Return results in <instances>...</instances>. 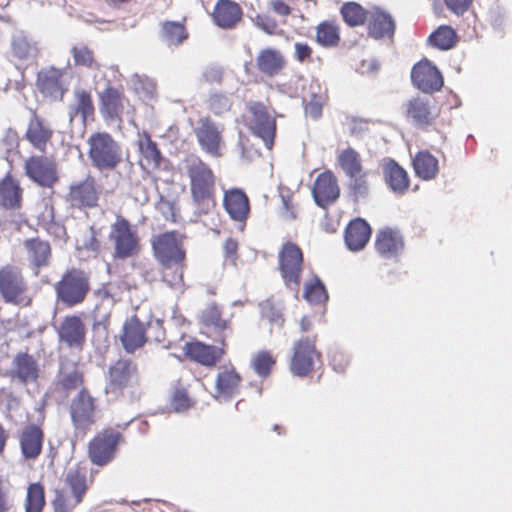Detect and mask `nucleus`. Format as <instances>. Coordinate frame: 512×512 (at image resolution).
<instances>
[{
  "instance_id": "1",
  "label": "nucleus",
  "mask_w": 512,
  "mask_h": 512,
  "mask_svg": "<svg viewBox=\"0 0 512 512\" xmlns=\"http://www.w3.org/2000/svg\"><path fill=\"white\" fill-rule=\"evenodd\" d=\"M182 170L190 180V190L197 215L208 214L215 206V176L199 157L191 155L182 163Z\"/></svg>"
},
{
  "instance_id": "2",
  "label": "nucleus",
  "mask_w": 512,
  "mask_h": 512,
  "mask_svg": "<svg viewBox=\"0 0 512 512\" xmlns=\"http://www.w3.org/2000/svg\"><path fill=\"white\" fill-rule=\"evenodd\" d=\"M88 157L100 171L113 170L122 161L120 145L107 132H94L88 139Z\"/></svg>"
},
{
  "instance_id": "3",
  "label": "nucleus",
  "mask_w": 512,
  "mask_h": 512,
  "mask_svg": "<svg viewBox=\"0 0 512 512\" xmlns=\"http://www.w3.org/2000/svg\"><path fill=\"white\" fill-rule=\"evenodd\" d=\"M152 247L155 257L163 266L178 265L185 259L183 236L176 231L154 236Z\"/></svg>"
},
{
  "instance_id": "4",
  "label": "nucleus",
  "mask_w": 512,
  "mask_h": 512,
  "mask_svg": "<svg viewBox=\"0 0 512 512\" xmlns=\"http://www.w3.org/2000/svg\"><path fill=\"white\" fill-rule=\"evenodd\" d=\"M27 283L21 270L13 265L0 267V295L7 303H28Z\"/></svg>"
},
{
  "instance_id": "5",
  "label": "nucleus",
  "mask_w": 512,
  "mask_h": 512,
  "mask_svg": "<svg viewBox=\"0 0 512 512\" xmlns=\"http://www.w3.org/2000/svg\"><path fill=\"white\" fill-rule=\"evenodd\" d=\"M88 291V277L76 269L66 272L56 285L58 299L69 306L81 303Z\"/></svg>"
},
{
  "instance_id": "6",
  "label": "nucleus",
  "mask_w": 512,
  "mask_h": 512,
  "mask_svg": "<svg viewBox=\"0 0 512 512\" xmlns=\"http://www.w3.org/2000/svg\"><path fill=\"white\" fill-rule=\"evenodd\" d=\"M110 240L114 243L115 256L121 259L136 255L139 251V240L129 222L118 218L111 226Z\"/></svg>"
},
{
  "instance_id": "7",
  "label": "nucleus",
  "mask_w": 512,
  "mask_h": 512,
  "mask_svg": "<svg viewBox=\"0 0 512 512\" xmlns=\"http://www.w3.org/2000/svg\"><path fill=\"white\" fill-rule=\"evenodd\" d=\"M136 382V365L130 360L120 359L109 368L105 392L107 395L116 398L125 388L132 386Z\"/></svg>"
},
{
  "instance_id": "8",
  "label": "nucleus",
  "mask_w": 512,
  "mask_h": 512,
  "mask_svg": "<svg viewBox=\"0 0 512 512\" xmlns=\"http://www.w3.org/2000/svg\"><path fill=\"white\" fill-rule=\"evenodd\" d=\"M279 265L286 285L291 288L298 286L303 265L300 248L293 243L285 244L279 253Z\"/></svg>"
},
{
  "instance_id": "9",
  "label": "nucleus",
  "mask_w": 512,
  "mask_h": 512,
  "mask_svg": "<svg viewBox=\"0 0 512 512\" xmlns=\"http://www.w3.org/2000/svg\"><path fill=\"white\" fill-rule=\"evenodd\" d=\"M249 127L252 132L261 138L266 147L270 149L273 145L276 131L275 120L268 114L266 107L261 103L249 105Z\"/></svg>"
},
{
  "instance_id": "10",
  "label": "nucleus",
  "mask_w": 512,
  "mask_h": 512,
  "mask_svg": "<svg viewBox=\"0 0 512 512\" xmlns=\"http://www.w3.org/2000/svg\"><path fill=\"white\" fill-rule=\"evenodd\" d=\"M320 358L315 348V339L302 338L294 344L291 371L297 376H306Z\"/></svg>"
},
{
  "instance_id": "11",
  "label": "nucleus",
  "mask_w": 512,
  "mask_h": 512,
  "mask_svg": "<svg viewBox=\"0 0 512 512\" xmlns=\"http://www.w3.org/2000/svg\"><path fill=\"white\" fill-rule=\"evenodd\" d=\"M121 435L112 430L96 436L90 443L89 456L91 461L99 466L106 465L116 454L117 445L119 444Z\"/></svg>"
},
{
  "instance_id": "12",
  "label": "nucleus",
  "mask_w": 512,
  "mask_h": 512,
  "mask_svg": "<svg viewBox=\"0 0 512 512\" xmlns=\"http://www.w3.org/2000/svg\"><path fill=\"white\" fill-rule=\"evenodd\" d=\"M223 131V125L217 124L209 118L201 119L196 129V137L201 148L213 157L222 155L221 151L224 146Z\"/></svg>"
},
{
  "instance_id": "13",
  "label": "nucleus",
  "mask_w": 512,
  "mask_h": 512,
  "mask_svg": "<svg viewBox=\"0 0 512 512\" xmlns=\"http://www.w3.org/2000/svg\"><path fill=\"white\" fill-rule=\"evenodd\" d=\"M411 79L414 86L424 93L439 91L443 86L440 71L428 60L420 61L413 67Z\"/></svg>"
},
{
  "instance_id": "14",
  "label": "nucleus",
  "mask_w": 512,
  "mask_h": 512,
  "mask_svg": "<svg viewBox=\"0 0 512 512\" xmlns=\"http://www.w3.org/2000/svg\"><path fill=\"white\" fill-rule=\"evenodd\" d=\"M312 194L316 204L322 208L330 206L339 198L340 189L332 172L326 171L318 175Z\"/></svg>"
},
{
  "instance_id": "15",
  "label": "nucleus",
  "mask_w": 512,
  "mask_h": 512,
  "mask_svg": "<svg viewBox=\"0 0 512 512\" xmlns=\"http://www.w3.org/2000/svg\"><path fill=\"white\" fill-rule=\"evenodd\" d=\"M26 174L41 186L51 187L57 181L53 162L43 157H31L25 163Z\"/></svg>"
},
{
  "instance_id": "16",
  "label": "nucleus",
  "mask_w": 512,
  "mask_h": 512,
  "mask_svg": "<svg viewBox=\"0 0 512 512\" xmlns=\"http://www.w3.org/2000/svg\"><path fill=\"white\" fill-rule=\"evenodd\" d=\"M53 136L50 124L36 114L31 117L25 133L26 140L38 151L46 152Z\"/></svg>"
},
{
  "instance_id": "17",
  "label": "nucleus",
  "mask_w": 512,
  "mask_h": 512,
  "mask_svg": "<svg viewBox=\"0 0 512 512\" xmlns=\"http://www.w3.org/2000/svg\"><path fill=\"white\" fill-rule=\"evenodd\" d=\"M40 371L37 361L27 353H18L12 362L10 376L20 383H34L39 377Z\"/></svg>"
},
{
  "instance_id": "18",
  "label": "nucleus",
  "mask_w": 512,
  "mask_h": 512,
  "mask_svg": "<svg viewBox=\"0 0 512 512\" xmlns=\"http://www.w3.org/2000/svg\"><path fill=\"white\" fill-rule=\"evenodd\" d=\"M65 71L51 67L43 70L38 75V83L41 91L54 99H61L67 90V83L64 79Z\"/></svg>"
},
{
  "instance_id": "19",
  "label": "nucleus",
  "mask_w": 512,
  "mask_h": 512,
  "mask_svg": "<svg viewBox=\"0 0 512 512\" xmlns=\"http://www.w3.org/2000/svg\"><path fill=\"white\" fill-rule=\"evenodd\" d=\"M71 417L76 428H86L94 421V403L92 397L84 390L71 404Z\"/></svg>"
},
{
  "instance_id": "20",
  "label": "nucleus",
  "mask_w": 512,
  "mask_h": 512,
  "mask_svg": "<svg viewBox=\"0 0 512 512\" xmlns=\"http://www.w3.org/2000/svg\"><path fill=\"white\" fill-rule=\"evenodd\" d=\"M69 201L76 207H93L97 204L98 194L95 188V180L87 177L81 182L70 186Z\"/></svg>"
},
{
  "instance_id": "21",
  "label": "nucleus",
  "mask_w": 512,
  "mask_h": 512,
  "mask_svg": "<svg viewBox=\"0 0 512 512\" xmlns=\"http://www.w3.org/2000/svg\"><path fill=\"white\" fill-rule=\"evenodd\" d=\"M43 440L44 434L41 428L34 424L26 426L19 436L23 457L27 460L36 459L42 451Z\"/></svg>"
},
{
  "instance_id": "22",
  "label": "nucleus",
  "mask_w": 512,
  "mask_h": 512,
  "mask_svg": "<svg viewBox=\"0 0 512 512\" xmlns=\"http://www.w3.org/2000/svg\"><path fill=\"white\" fill-rule=\"evenodd\" d=\"M120 339L124 349L129 353L134 352L145 344V328L137 317L134 316L126 320Z\"/></svg>"
},
{
  "instance_id": "23",
  "label": "nucleus",
  "mask_w": 512,
  "mask_h": 512,
  "mask_svg": "<svg viewBox=\"0 0 512 512\" xmlns=\"http://www.w3.org/2000/svg\"><path fill=\"white\" fill-rule=\"evenodd\" d=\"M371 236V228L369 224L357 218L352 220L345 231V243L349 250L359 251L363 249Z\"/></svg>"
},
{
  "instance_id": "24",
  "label": "nucleus",
  "mask_w": 512,
  "mask_h": 512,
  "mask_svg": "<svg viewBox=\"0 0 512 512\" xmlns=\"http://www.w3.org/2000/svg\"><path fill=\"white\" fill-rule=\"evenodd\" d=\"M240 382L241 377L234 368H224L217 375L214 397L218 400H229L238 392Z\"/></svg>"
},
{
  "instance_id": "25",
  "label": "nucleus",
  "mask_w": 512,
  "mask_h": 512,
  "mask_svg": "<svg viewBox=\"0 0 512 512\" xmlns=\"http://www.w3.org/2000/svg\"><path fill=\"white\" fill-rule=\"evenodd\" d=\"M224 206L230 217L236 221H245L249 214V200L240 189L225 192Z\"/></svg>"
},
{
  "instance_id": "26",
  "label": "nucleus",
  "mask_w": 512,
  "mask_h": 512,
  "mask_svg": "<svg viewBox=\"0 0 512 512\" xmlns=\"http://www.w3.org/2000/svg\"><path fill=\"white\" fill-rule=\"evenodd\" d=\"M368 31L375 39L390 38L395 31V23L391 15L378 8L371 11L368 18Z\"/></svg>"
},
{
  "instance_id": "27",
  "label": "nucleus",
  "mask_w": 512,
  "mask_h": 512,
  "mask_svg": "<svg viewBox=\"0 0 512 512\" xmlns=\"http://www.w3.org/2000/svg\"><path fill=\"white\" fill-rule=\"evenodd\" d=\"M286 64L283 54L273 48L262 49L256 57L258 70L267 76L279 74Z\"/></svg>"
},
{
  "instance_id": "28",
  "label": "nucleus",
  "mask_w": 512,
  "mask_h": 512,
  "mask_svg": "<svg viewBox=\"0 0 512 512\" xmlns=\"http://www.w3.org/2000/svg\"><path fill=\"white\" fill-rule=\"evenodd\" d=\"M375 247L380 255L391 258L402 250L403 240L397 231L384 228L376 236Z\"/></svg>"
},
{
  "instance_id": "29",
  "label": "nucleus",
  "mask_w": 512,
  "mask_h": 512,
  "mask_svg": "<svg viewBox=\"0 0 512 512\" xmlns=\"http://www.w3.org/2000/svg\"><path fill=\"white\" fill-rule=\"evenodd\" d=\"M242 10L231 0H219L213 12L215 23L221 28H231L240 21Z\"/></svg>"
},
{
  "instance_id": "30",
  "label": "nucleus",
  "mask_w": 512,
  "mask_h": 512,
  "mask_svg": "<svg viewBox=\"0 0 512 512\" xmlns=\"http://www.w3.org/2000/svg\"><path fill=\"white\" fill-rule=\"evenodd\" d=\"M382 168L385 181L394 192L403 193L408 189L407 173L398 163L392 159H384Z\"/></svg>"
},
{
  "instance_id": "31",
  "label": "nucleus",
  "mask_w": 512,
  "mask_h": 512,
  "mask_svg": "<svg viewBox=\"0 0 512 512\" xmlns=\"http://www.w3.org/2000/svg\"><path fill=\"white\" fill-rule=\"evenodd\" d=\"M11 52L20 60L33 59L38 54L37 42L25 32L17 31L12 35Z\"/></svg>"
},
{
  "instance_id": "32",
  "label": "nucleus",
  "mask_w": 512,
  "mask_h": 512,
  "mask_svg": "<svg viewBox=\"0 0 512 512\" xmlns=\"http://www.w3.org/2000/svg\"><path fill=\"white\" fill-rule=\"evenodd\" d=\"M60 339L69 346H78L84 341L85 328L79 317H67L59 328Z\"/></svg>"
},
{
  "instance_id": "33",
  "label": "nucleus",
  "mask_w": 512,
  "mask_h": 512,
  "mask_svg": "<svg viewBox=\"0 0 512 512\" xmlns=\"http://www.w3.org/2000/svg\"><path fill=\"white\" fill-rule=\"evenodd\" d=\"M224 353L223 347L219 348L212 345H205L200 342L192 343L188 347L190 357L206 366L215 365L216 362L222 358Z\"/></svg>"
},
{
  "instance_id": "34",
  "label": "nucleus",
  "mask_w": 512,
  "mask_h": 512,
  "mask_svg": "<svg viewBox=\"0 0 512 512\" xmlns=\"http://www.w3.org/2000/svg\"><path fill=\"white\" fill-rule=\"evenodd\" d=\"M27 257L29 262L35 267L47 266L51 257V248L48 242L40 239H30L25 241Z\"/></svg>"
},
{
  "instance_id": "35",
  "label": "nucleus",
  "mask_w": 512,
  "mask_h": 512,
  "mask_svg": "<svg viewBox=\"0 0 512 512\" xmlns=\"http://www.w3.org/2000/svg\"><path fill=\"white\" fill-rule=\"evenodd\" d=\"M201 321L205 326L211 327L216 332L222 333L219 341L224 345V339L226 337L225 332L230 331V322L222 319L219 307L214 303L209 304L201 314Z\"/></svg>"
},
{
  "instance_id": "36",
  "label": "nucleus",
  "mask_w": 512,
  "mask_h": 512,
  "mask_svg": "<svg viewBox=\"0 0 512 512\" xmlns=\"http://www.w3.org/2000/svg\"><path fill=\"white\" fill-rule=\"evenodd\" d=\"M416 175L423 180H431L439 171L438 160L427 151L419 152L413 159Z\"/></svg>"
},
{
  "instance_id": "37",
  "label": "nucleus",
  "mask_w": 512,
  "mask_h": 512,
  "mask_svg": "<svg viewBox=\"0 0 512 512\" xmlns=\"http://www.w3.org/2000/svg\"><path fill=\"white\" fill-rule=\"evenodd\" d=\"M22 190L16 180L7 176L0 182V204L7 208L20 206Z\"/></svg>"
},
{
  "instance_id": "38",
  "label": "nucleus",
  "mask_w": 512,
  "mask_h": 512,
  "mask_svg": "<svg viewBox=\"0 0 512 512\" xmlns=\"http://www.w3.org/2000/svg\"><path fill=\"white\" fill-rule=\"evenodd\" d=\"M102 112L110 118H119L124 109V98L113 88H107L101 94Z\"/></svg>"
},
{
  "instance_id": "39",
  "label": "nucleus",
  "mask_w": 512,
  "mask_h": 512,
  "mask_svg": "<svg viewBox=\"0 0 512 512\" xmlns=\"http://www.w3.org/2000/svg\"><path fill=\"white\" fill-rule=\"evenodd\" d=\"M74 96L75 102L70 109V120L80 115L83 123H85L94 113L91 95L87 91L80 89L75 91Z\"/></svg>"
},
{
  "instance_id": "40",
  "label": "nucleus",
  "mask_w": 512,
  "mask_h": 512,
  "mask_svg": "<svg viewBox=\"0 0 512 512\" xmlns=\"http://www.w3.org/2000/svg\"><path fill=\"white\" fill-rule=\"evenodd\" d=\"M337 160L348 177H354L363 171L361 157L359 153L351 147L340 151Z\"/></svg>"
},
{
  "instance_id": "41",
  "label": "nucleus",
  "mask_w": 512,
  "mask_h": 512,
  "mask_svg": "<svg viewBox=\"0 0 512 512\" xmlns=\"http://www.w3.org/2000/svg\"><path fill=\"white\" fill-rule=\"evenodd\" d=\"M65 484L69 494L74 497L78 496L82 500L87 490L86 471L80 468H70L65 476Z\"/></svg>"
},
{
  "instance_id": "42",
  "label": "nucleus",
  "mask_w": 512,
  "mask_h": 512,
  "mask_svg": "<svg viewBox=\"0 0 512 512\" xmlns=\"http://www.w3.org/2000/svg\"><path fill=\"white\" fill-rule=\"evenodd\" d=\"M406 113L417 125L429 124L433 119L428 103L421 98L410 100L407 103Z\"/></svg>"
},
{
  "instance_id": "43",
  "label": "nucleus",
  "mask_w": 512,
  "mask_h": 512,
  "mask_svg": "<svg viewBox=\"0 0 512 512\" xmlns=\"http://www.w3.org/2000/svg\"><path fill=\"white\" fill-rule=\"evenodd\" d=\"M317 42L324 47H333L339 43V27L334 22H323L317 26Z\"/></svg>"
},
{
  "instance_id": "44",
  "label": "nucleus",
  "mask_w": 512,
  "mask_h": 512,
  "mask_svg": "<svg viewBox=\"0 0 512 512\" xmlns=\"http://www.w3.org/2000/svg\"><path fill=\"white\" fill-rule=\"evenodd\" d=\"M162 37L168 45H179L188 37L184 25L176 21H168L162 25Z\"/></svg>"
},
{
  "instance_id": "45",
  "label": "nucleus",
  "mask_w": 512,
  "mask_h": 512,
  "mask_svg": "<svg viewBox=\"0 0 512 512\" xmlns=\"http://www.w3.org/2000/svg\"><path fill=\"white\" fill-rule=\"evenodd\" d=\"M138 144L140 153L146 161V164L149 167H158L161 160V154L156 143H154L151 138L145 134L139 138Z\"/></svg>"
},
{
  "instance_id": "46",
  "label": "nucleus",
  "mask_w": 512,
  "mask_h": 512,
  "mask_svg": "<svg viewBox=\"0 0 512 512\" xmlns=\"http://www.w3.org/2000/svg\"><path fill=\"white\" fill-rule=\"evenodd\" d=\"M456 39L455 31L449 26H440L429 37L430 43L441 50L451 49L456 44Z\"/></svg>"
},
{
  "instance_id": "47",
  "label": "nucleus",
  "mask_w": 512,
  "mask_h": 512,
  "mask_svg": "<svg viewBox=\"0 0 512 512\" xmlns=\"http://www.w3.org/2000/svg\"><path fill=\"white\" fill-rule=\"evenodd\" d=\"M45 504L44 489L39 483L28 487L26 498V512H41Z\"/></svg>"
},
{
  "instance_id": "48",
  "label": "nucleus",
  "mask_w": 512,
  "mask_h": 512,
  "mask_svg": "<svg viewBox=\"0 0 512 512\" xmlns=\"http://www.w3.org/2000/svg\"><path fill=\"white\" fill-rule=\"evenodd\" d=\"M341 14L344 21L350 26H358L366 20L365 10L355 2H349L342 6Z\"/></svg>"
},
{
  "instance_id": "49",
  "label": "nucleus",
  "mask_w": 512,
  "mask_h": 512,
  "mask_svg": "<svg viewBox=\"0 0 512 512\" xmlns=\"http://www.w3.org/2000/svg\"><path fill=\"white\" fill-rule=\"evenodd\" d=\"M71 53L74 64L85 66L87 68H97L98 64L94 57V52L85 44H78L72 47Z\"/></svg>"
},
{
  "instance_id": "50",
  "label": "nucleus",
  "mask_w": 512,
  "mask_h": 512,
  "mask_svg": "<svg viewBox=\"0 0 512 512\" xmlns=\"http://www.w3.org/2000/svg\"><path fill=\"white\" fill-rule=\"evenodd\" d=\"M81 501L78 496H72L66 488H63L60 491H56V497L53 501L54 512H72Z\"/></svg>"
},
{
  "instance_id": "51",
  "label": "nucleus",
  "mask_w": 512,
  "mask_h": 512,
  "mask_svg": "<svg viewBox=\"0 0 512 512\" xmlns=\"http://www.w3.org/2000/svg\"><path fill=\"white\" fill-rule=\"evenodd\" d=\"M304 298L311 304H320L328 299L324 285L319 279L307 283L304 290Z\"/></svg>"
},
{
  "instance_id": "52",
  "label": "nucleus",
  "mask_w": 512,
  "mask_h": 512,
  "mask_svg": "<svg viewBox=\"0 0 512 512\" xmlns=\"http://www.w3.org/2000/svg\"><path fill=\"white\" fill-rule=\"evenodd\" d=\"M348 188L356 200L366 197L369 193L367 173L363 170L354 177H349Z\"/></svg>"
},
{
  "instance_id": "53",
  "label": "nucleus",
  "mask_w": 512,
  "mask_h": 512,
  "mask_svg": "<svg viewBox=\"0 0 512 512\" xmlns=\"http://www.w3.org/2000/svg\"><path fill=\"white\" fill-rule=\"evenodd\" d=\"M274 363L275 360L269 352L261 351L253 358L252 367L259 376L266 377L269 375Z\"/></svg>"
},
{
  "instance_id": "54",
  "label": "nucleus",
  "mask_w": 512,
  "mask_h": 512,
  "mask_svg": "<svg viewBox=\"0 0 512 512\" xmlns=\"http://www.w3.org/2000/svg\"><path fill=\"white\" fill-rule=\"evenodd\" d=\"M163 280L173 289L181 290L183 283V269L181 264L164 266Z\"/></svg>"
},
{
  "instance_id": "55",
  "label": "nucleus",
  "mask_w": 512,
  "mask_h": 512,
  "mask_svg": "<svg viewBox=\"0 0 512 512\" xmlns=\"http://www.w3.org/2000/svg\"><path fill=\"white\" fill-rule=\"evenodd\" d=\"M131 87L139 94L152 96L155 92V83L146 76L135 74L130 79Z\"/></svg>"
},
{
  "instance_id": "56",
  "label": "nucleus",
  "mask_w": 512,
  "mask_h": 512,
  "mask_svg": "<svg viewBox=\"0 0 512 512\" xmlns=\"http://www.w3.org/2000/svg\"><path fill=\"white\" fill-rule=\"evenodd\" d=\"M324 103V96L317 93H312L310 99L306 101L305 113L307 116L318 119L322 114V107Z\"/></svg>"
},
{
  "instance_id": "57",
  "label": "nucleus",
  "mask_w": 512,
  "mask_h": 512,
  "mask_svg": "<svg viewBox=\"0 0 512 512\" xmlns=\"http://www.w3.org/2000/svg\"><path fill=\"white\" fill-rule=\"evenodd\" d=\"M232 102L226 95L215 94L210 98V108L215 114H223L230 110Z\"/></svg>"
},
{
  "instance_id": "58",
  "label": "nucleus",
  "mask_w": 512,
  "mask_h": 512,
  "mask_svg": "<svg viewBox=\"0 0 512 512\" xmlns=\"http://www.w3.org/2000/svg\"><path fill=\"white\" fill-rule=\"evenodd\" d=\"M18 134L14 129H6L0 140V144L6 152H11L18 146Z\"/></svg>"
},
{
  "instance_id": "59",
  "label": "nucleus",
  "mask_w": 512,
  "mask_h": 512,
  "mask_svg": "<svg viewBox=\"0 0 512 512\" xmlns=\"http://www.w3.org/2000/svg\"><path fill=\"white\" fill-rule=\"evenodd\" d=\"M172 405L176 412H182L191 406V401L185 390H176L173 396Z\"/></svg>"
},
{
  "instance_id": "60",
  "label": "nucleus",
  "mask_w": 512,
  "mask_h": 512,
  "mask_svg": "<svg viewBox=\"0 0 512 512\" xmlns=\"http://www.w3.org/2000/svg\"><path fill=\"white\" fill-rule=\"evenodd\" d=\"M255 24L258 28L266 32L267 34H274L277 31V22L270 16L257 15Z\"/></svg>"
},
{
  "instance_id": "61",
  "label": "nucleus",
  "mask_w": 512,
  "mask_h": 512,
  "mask_svg": "<svg viewBox=\"0 0 512 512\" xmlns=\"http://www.w3.org/2000/svg\"><path fill=\"white\" fill-rule=\"evenodd\" d=\"M295 58L301 63L310 62L312 60L313 50L311 46L304 42H296L294 44Z\"/></svg>"
},
{
  "instance_id": "62",
  "label": "nucleus",
  "mask_w": 512,
  "mask_h": 512,
  "mask_svg": "<svg viewBox=\"0 0 512 512\" xmlns=\"http://www.w3.org/2000/svg\"><path fill=\"white\" fill-rule=\"evenodd\" d=\"M202 78L207 83H219L222 80V70L215 65L208 66L204 69Z\"/></svg>"
},
{
  "instance_id": "63",
  "label": "nucleus",
  "mask_w": 512,
  "mask_h": 512,
  "mask_svg": "<svg viewBox=\"0 0 512 512\" xmlns=\"http://www.w3.org/2000/svg\"><path fill=\"white\" fill-rule=\"evenodd\" d=\"M282 217L285 220H294L297 217V209L289 196H282Z\"/></svg>"
},
{
  "instance_id": "64",
  "label": "nucleus",
  "mask_w": 512,
  "mask_h": 512,
  "mask_svg": "<svg viewBox=\"0 0 512 512\" xmlns=\"http://www.w3.org/2000/svg\"><path fill=\"white\" fill-rule=\"evenodd\" d=\"M331 365L336 372L342 373L348 365V359L342 352H335L331 356Z\"/></svg>"
}]
</instances>
